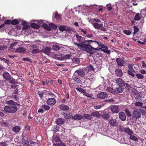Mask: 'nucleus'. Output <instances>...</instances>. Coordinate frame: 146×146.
Wrapping results in <instances>:
<instances>
[{"label": "nucleus", "mask_w": 146, "mask_h": 146, "mask_svg": "<svg viewBox=\"0 0 146 146\" xmlns=\"http://www.w3.org/2000/svg\"><path fill=\"white\" fill-rule=\"evenodd\" d=\"M97 97L101 99H105L108 96L107 93L105 92H101L99 93L97 95Z\"/></svg>", "instance_id": "nucleus-12"}, {"label": "nucleus", "mask_w": 146, "mask_h": 146, "mask_svg": "<svg viewBox=\"0 0 146 146\" xmlns=\"http://www.w3.org/2000/svg\"><path fill=\"white\" fill-rule=\"evenodd\" d=\"M136 106H139L142 107L143 106V104L141 102H136L135 103Z\"/></svg>", "instance_id": "nucleus-41"}, {"label": "nucleus", "mask_w": 146, "mask_h": 146, "mask_svg": "<svg viewBox=\"0 0 146 146\" xmlns=\"http://www.w3.org/2000/svg\"><path fill=\"white\" fill-rule=\"evenodd\" d=\"M141 15L140 14L137 13L135 16L134 19L136 21H139L141 19Z\"/></svg>", "instance_id": "nucleus-28"}, {"label": "nucleus", "mask_w": 146, "mask_h": 146, "mask_svg": "<svg viewBox=\"0 0 146 146\" xmlns=\"http://www.w3.org/2000/svg\"><path fill=\"white\" fill-rule=\"evenodd\" d=\"M59 127L58 125H55L53 126L52 128V130L56 133L58 131L59 129Z\"/></svg>", "instance_id": "nucleus-32"}, {"label": "nucleus", "mask_w": 146, "mask_h": 146, "mask_svg": "<svg viewBox=\"0 0 146 146\" xmlns=\"http://www.w3.org/2000/svg\"><path fill=\"white\" fill-rule=\"evenodd\" d=\"M89 70L88 72H90L91 71H94L95 70V69L93 68V66L90 65L87 67Z\"/></svg>", "instance_id": "nucleus-47"}, {"label": "nucleus", "mask_w": 146, "mask_h": 146, "mask_svg": "<svg viewBox=\"0 0 146 146\" xmlns=\"http://www.w3.org/2000/svg\"><path fill=\"white\" fill-rule=\"evenodd\" d=\"M75 36L77 41L79 43L73 42V44L77 45L78 48L89 54L90 51H91V48H92V46L90 44L93 42V40H86L84 37L80 36L78 33H76Z\"/></svg>", "instance_id": "nucleus-1"}, {"label": "nucleus", "mask_w": 146, "mask_h": 146, "mask_svg": "<svg viewBox=\"0 0 146 146\" xmlns=\"http://www.w3.org/2000/svg\"><path fill=\"white\" fill-rule=\"evenodd\" d=\"M4 110L6 112L14 113L17 111V108L13 105H9L5 106L4 108Z\"/></svg>", "instance_id": "nucleus-3"}, {"label": "nucleus", "mask_w": 146, "mask_h": 146, "mask_svg": "<svg viewBox=\"0 0 146 146\" xmlns=\"http://www.w3.org/2000/svg\"><path fill=\"white\" fill-rule=\"evenodd\" d=\"M19 22L17 19H14L11 20V24L12 25H16L19 24Z\"/></svg>", "instance_id": "nucleus-39"}, {"label": "nucleus", "mask_w": 146, "mask_h": 146, "mask_svg": "<svg viewBox=\"0 0 146 146\" xmlns=\"http://www.w3.org/2000/svg\"><path fill=\"white\" fill-rule=\"evenodd\" d=\"M110 125L111 126H115L117 125L116 120L115 119L112 118L109 121Z\"/></svg>", "instance_id": "nucleus-21"}, {"label": "nucleus", "mask_w": 146, "mask_h": 146, "mask_svg": "<svg viewBox=\"0 0 146 146\" xmlns=\"http://www.w3.org/2000/svg\"><path fill=\"white\" fill-rule=\"evenodd\" d=\"M59 108L61 110L64 111L68 110L69 108L68 106L63 104L60 105Z\"/></svg>", "instance_id": "nucleus-15"}, {"label": "nucleus", "mask_w": 146, "mask_h": 146, "mask_svg": "<svg viewBox=\"0 0 146 146\" xmlns=\"http://www.w3.org/2000/svg\"><path fill=\"white\" fill-rule=\"evenodd\" d=\"M47 94L49 96H51V97H56V96L55 94H53L50 91H49L47 92Z\"/></svg>", "instance_id": "nucleus-56"}, {"label": "nucleus", "mask_w": 146, "mask_h": 146, "mask_svg": "<svg viewBox=\"0 0 146 146\" xmlns=\"http://www.w3.org/2000/svg\"><path fill=\"white\" fill-rule=\"evenodd\" d=\"M62 115L65 119L71 118L73 117L72 113L69 111H66L62 113Z\"/></svg>", "instance_id": "nucleus-8"}, {"label": "nucleus", "mask_w": 146, "mask_h": 146, "mask_svg": "<svg viewBox=\"0 0 146 146\" xmlns=\"http://www.w3.org/2000/svg\"><path fill=\"white\" fill-rule=\"evenodd\" d=\"M115 72V74L118 76L121 77L123 75L122 71L120 69H116Z\"/></svg>", "instance_id": "nucleus-19"}, {"label": "nucleus", "mask_w": 146, "mask_h": 146, "mask_svg": "<svg viewBox=\"0 0 146 146\" xmlns=\"http://www.w3.org/2000/svg\"><path fill=\"white\" fill-rule=\"evenodd\" d=\"M65 27L64 26H60L58 27L59 30L61 31H65L66 30Z\"/></svg>", "instance_id": "nucleus-50"}, {"label": "nucleus", "mask_w": 146, "mask_h": 146, "mask_svg": "<svg viewBox=\"0 0 146 146\" xmlns=\"http://www.w3.org/2000/svg\"><path fill=\"white\" fill-rule=\"evenodd\" d=\"M101 116L104 119L108 120L110 117V115L108 113H104Z\"/></svg>", "instance_id": "nucleus-26"}, {"label": "nucleus", "mask_w": 146, "mask_h": 146, "mask_svg": "<svg viewBox=\"0 0 146 146\" xmlns=\"http://www.w3.org/2000/svg\"><path fill=\"white\" fill-rule=\"evenodd\" d=\"M30 142L28 140H27L26 141H25V142L24 143V146H30Z\"/></svg>", "instance_id": "nucleus-60"}, {"label": "nucleus", "mask_w": 146, "mask_h": 146, "mask_svg": "<svg viewBox=\"0 0 146 146\" xmlns=\"http://www.w3.org/2000/svg\"><path fill=\"white\" fill-rule=\"evenodd\" d=\"M4 24L7 25L11 24V20H6Z\"/></svg>", "instance_id": "nucleus-63"}, {"label": "nucleus", "mask_w": 146, "mask_h": 146, "mask_svg": "<svg viewBox=\"0 0 146 146\" xmlns=\"http://www.w3.org/2000/svg\"><path fill=\"white\" fill-rule=\"evenodd\" d=\"M77 73V76L79 77L80 76L82 77H84L85 75L84 72L82 70L79 69L75 71V74Z\"/></svg>", "instance_id": "nucleus-11"}, {"label": "nucleus", "mask_w": 146, "mask_h": 146, "mask_svg": "<svg viewBox=\"0 0 146 146\" xmlns=\"http://www.w3.org/2000/svg\"><path fill=\"white\" fill-rule=\"evenodd\" d=\"M111 109L112 111L114 113H117L119 111V108L116 106H113L111 107Z\"/></svg>", "instance_id": "nucleus-14"}, {"label": "nucleus", "mask_w": 146, "mask_h": 146, "mask_svg": "<svg viewBox=\"0 0 146 146\" xmlns=\"http://www.w3.org/2000/svg\"><path fill=\"white\" fill-rule=\"evenodd\" d=\"M107 90L109 92L112 93L113 92V90L112 88L110 87H108L107 88Z\"/></svg>", "instance_id": "nucleus-61"}, {"label": "nucleus", "mask_w": 146, "mask_h": 146, "mask_svg": "<svg viewBox=\"0 0 146 146\" xmlns=\"http://www.w3.org/2000/svg\"><path fill=\"white\" fill-rule=\"evenodd\" d=\"M29 26L28 25H26L23 26V30H26L29 29Z\"/></svg>", "instance_id": "nucleus-58"}, {"label": "nucleus", "mask_w": 146, "mask_h": 146, "mask_svg": "<svg viewBox=\"0 0 146 146\" xmlns=\"http://www.w3.org/2000/svg\"><path fill=\"white\" fill-rule=\"evenodd\" d=\"M52 48L54 50L57 51L59 50L61 48V47L55 44L53 45Z\"/></svg>", "instance_id": "nucleus-40"}, {"label": "nucleus", "mask_w": 146, "mask_h": 146, "mask_svg": "<svg viewBox=\"0 0 146 146\" xmlns=\"http://www.w3.org/2000/svg\"><path fill=\"white\" fill-rule=\"evenodd\" d=\"M72 61L73 63L79 64L80 63V61L79 58H73L72 60Z\"/></svg>", "instance_id": "nucleus-38"}, {"label": "nucleus", "mask_w": 146, "mask_h": 146, "mask_svg": "<svg viewBox=\"0 0 146 146\" xmlns=\"http://www.w3.org/2000/svg\"><path fill=\"white\" fill-rule=\"evenodd\" d=\"M115 61L117 62V65L120 66H123L125 63V61L123 58H117L115 59Z\"/></svg>", "instance_id": "nucleus-6"}, {"label": "nucleus", "mask_w": 146, "mask_h": 146, "mask_svg": "<svg viewBox=\"0 0 146 146\" xmlns=\"http://www.w3.org/2000/svg\"><path fill=\"white\" fill-rule=\"evenodd\" d=\"M54 146H66L64 143H62V142H59L56 143H54Z\"/></svg>", "instance_id": "nucleus-44"}, {"label": "nucleus", "mask_w": 146, "mask_h": 146, "mask_svg": "<svg viewBox=\"0 0 146 146\" xmlns=\"http://www.w3.org/2000/svg\"><path fill=\"white\" fill-rule=\"evenodd\" d=\"M60 139L59 137H56L54 139V141L56 142L55 143H58L59 142H61L60 141Z\"/></svg>", "instance_id": "nucleus-57"}, {"label": "nucleus", "mask_w": 146, "mask_h": 146, "mask_svg": "<svg viewBox=\"0 0 146 146\" xmlns=\"http://www.w3.org/2000/svg\"><path fill=\"white\" fill-rule=\"evenodd\" d=\"M83 118V116L81 115L76 114L74 115L72 117V119L74 120H80Z\"/></svg>", "instance_id": "nucleus-22"}, {"label": "nucleus", "mask_w": 146, "mask_h": 146, "mask_svg": "<svg viewBox=\"0 0 146 146\" xmlns=\"http://www.w3.org/2000/svg\"><path fill=\"white\" fill-rule=\"evenodd\" d=\"M125 112L129 117H130L131 116V112L128 110L127 109H125Z\"/></svg>", "instance_id": "nucleus-48"}, {"label": "nucleus", "mask_w": 146, "mask_h": 146, "mask_svg": "<svg viewBox=\"0 0 146 146\" xmlns=\"http://www.w3.org/2000/svg\"><path fill=\"white\" fill-rule=\"evenodd\" d=\"M92 79H93L92 78H86L84 81L85 84H86V86H90L92 83Z\"/></svg>", "instance_id": "nucleus-17"}, {"label": "nucleus", "mask_w": 146, "mask_h": 146, "mask_svg": "<svg viewBox=\"0 0 146 146\" xmlns=\"http://www.w3.org/2000/svg\"><path fill=\"white\" fill-rule=\"evenodd\" d=\"M92 116H93L97 118H99L101 116V114L97 111L92 112L91 113Z\"/></svg>", "instance_id": "nucleus-23"}, {"label": "nucleus", "mask_w": 146, "mask_h": 146, "mask_svg": "<svg viewBox=\"0 0 146 146\" xmlns=\"http://www.w3.org/2000/svg\"><path fill=\"white\" fill-rule=\"evenodd\" d=\"M55 18L58 20L60 19V14H58L57 12H56L55 14Z\"/></svg>", "instance_id": "nucleus-51"}, {"label": "nucleus", "mask_w": 146, "mask_h": 146, "mask_svg": "<svg viewBox=\"0 0 146 146\" xmlns=\"http://www.w3.org/2000/svg\"><path fill=\"white\" fill-rule=\"evenodd\" d=\"M125 86V88L126 90L129 91L130 89L131 88L130 85L126 83Z\"/></svg>", "instance_id": "nucleus-59"}, {"label": "nucleus", "mask_w": 146, "mask_h": 146, "mask_svg": "<svg viewBox=\"0 0 146 146\" xmlns=\"http://www.w3.org/2000/svg\"><path fill=\"white\" fill-rule=\"evenodd\" d=\"M50 48L47 46L44 47L41 50V52H42L45 54L49 55L50 53Z\"/></svg>", "instance_id": "nucleus-13"}, {"label": "nucleus", "mask_w": 146, "mask_h": 146, "mask_svg": "<svg viewBox=\"0 0 146 146\" xmlns=\"http://www.w3.org/2000/svg\"><path fill=\"white\" fill-rule=\"evenodd\" d=\"M141 117V114L139 111L137 109H135L133 111L131 119L134 120V118L136 119H139Z\"/></svg>", "instance_id": "nucleus-4"}, {"label": "nucleus", "mask_w": 146, "mask_h": 146, "mask_svg": "<svg viewBox=\"0 0 146 146\" xmlns=\"http://www.w3.org/2000/svg\"><path fill=\"white\" fill-rule=\"evenodd\" d=\"M30 146H39L36 143L30 142Z\"/></svg>", "instance_id": "nucleus-55"}, {"label": "nucleus", "mask_w": 146, "mask_h": 146, "mask_svg": "<svg viewBox=\"0 0 146 146\" xmlns=\"http://www.w3.org/2000/svg\"><path fill=\"white\" fill-rule=\"evenodd\" d=\"M129 136L131 140L135 141H137L138 140V138L134 135V134L133 135H131Z\"/></svg>", "instance_id": "nucleus-37"}, {"label": "nucleus", "mask_w": 146, "mask_h": 146, "mask_svg": "<svg viewBox=\"0 0 146 146\" xmlns=\"http://www.w3.org/2000/svg\"><path fill=\"white\" fill-rule=\"evenodd\" d=\"M142 108H140L139 111L143 115H145L146 114V107L143 106Z\"/></svg>", "instance_id": "nucleus-27"}, {"label": "nucleus", "mask_w": 146, "mask_h": 146, "mask_svg": "<svg viewBox=\"0 0 146 146\" xmlns=\"http://www.w3.org/2000/svg\"><path fill=\"white\" fill-rule=\"evenodd\" d=\"M119 117L122 121H125L126 119L125 115V113L123 112L119 113Z\"/></svg>", "instance_id": "nucleus-20"}, {"label": "nucleus", "mask_w": 146, "mask_h": 146, "mask_svg": "<svg viewBox=\"0 0 146 146\" xmlns=\"http://www.w3.org/2000/svg\"><path fill=\"white\" fill-rule=\"evenodd\" d=\"M56 102V100L54 98H48L46 101L47 104L49 106H53L54 105Z\"/></svg>", "instance_id": "nucleus-7"}, {"label": "nucleus", "mask_w": 146, "mask_h": 146, "mask_svg": "<svg viewBox=\"0 0 146 146\" xmlns=\"http://www.w3.org/2000/svg\"><path fill=\"white\" fill-rule=\"evenodd\" d=\"M92 25L96 29H100L101 28L103 25V23L100 24H98L97 23H92Z\"/></svg>", "instance_id": "nucleus-16"}, {"label": "nucleus", "mask_w": 146, "mask_h": 146, "mask_svg": "<svg viewBox=\"0 0 146 146\" xmlns=\"http://www.w3.org/2000/svg\"><path fill=\"white\" fill-rule=\"evenodd\" d=\"M40 52H41V50L37 48L33 49L31 52L32 54H37Z\"/></svg>", "instance_id": "nucleus-42"}, {"label": "nucleus", "mask_w": 146, "mask_h": 146, "mask_svg": "<svg viewBox=\"0 0 146 146\" xmlns=\"http://www.w3.org/2000/svg\"><path fill=\"white\" fill-rule=\"evenodd\" d=\"M136 76L139 79H143L144 78V76L140 74H136Z\"/></svg>", "instance_id": "nucleus-49"}, {"label": "nucleus", "mask_w": 146, "mask_h": 146, "mask_svg": "<svg viewBox=\"0 0 146 146\" xmlns=\"http://www.w3.org/2000/svg\"><path fill=\"white\" fill-rule=\"evenodd\" d=\"M123 33L127 35H129L131 34V32L129 30H125L123 31Z\"/></svg>", "instance_id": "nucleus-45"}, {"label": "nucleus", "mask_w": 146, "mask_h": 146, "mask_svg": "<svg viewBox=\"0 0 146 146\" xmlns=\"http://www.w3.org/2000/svg\"><path fill=\"white\" fill-rule=\"evenodd\" d=\"M134 31L133 33L135 34L139 31V29L136 26H134Z\"/></svg>", "instance_id": "nucleus-53"}, {"label": "nucleus", "mask_w": 146, "mask_h": 146, "mask_svg": "<svg viewBox=\"0 0 146 146\" xmlns=\"http://www.w3.org/2000/svg\"><path fill=\"white\" fill-rule=\"evenodd\" d=\"M72 79L75 83L80 84L82 82L81 78L79 76H77V75L75 74H74L73 76Z\"/></svg>", "instance_id": "nucleus-9"}, {"label": "nucleus", "mask_w": 146, "mask_h": 146, "mask_svg": "<svg viewBox=\"0 0 146 146\" xmlns=\"http://www.w3.org/2000/svg\"><path fill=\"white\" fill-rule=\"evenodd\" d=\"M41 107L45 110H48L50 108V107L45 104L42 105Z\"/></svg>", "instance_id": "nucleus-43"}, {"label": "nucleus", "mask_w": 146, "mask_h": 146, "mask_svg": "<svg viewBox=\"0 0 146 146\" xmlns=\"http://www.w3.org/2000/svg\"><path fill=\"white\" fill-rule=\"evenodd\" d=\"M9 82L10 83H11L12 84H16L17 83L16 80H15L13 79L10 80L9 81Z\"/></svg>", "instance_id": "nucleus-54"}, {"label": "nucleus", "mask_w": 146, "mask_h": 146, "mask_svg": "<svg viewBox=\"0 0 146 146\" xmlns=\"http://www.w3.org/2000/svg\"><path fill=\"white\" fill-rule=\"evenodd\" d=\"M22 60L23 61H27L29 62H32V61L31 59H30L28 58H24L22 59Z\"/></svg>", "instance_id": "nucleus-64"}, {"label": "nucleus", "mask_w": 146, "mask_h": 146, "mask_svg": "<svg viewBox=\"0 0 146 146\" xmlns=\"http://www.w3.org/2000/svg\"><path fill=\"white\" fill-rule=\"evenodd\" d=\"M72 55L70 54L65 55L64 56V59H69L71 56Z\"/></svg>", "instance_id": "nucleus-62"}, {"label": "nucleus", "mask_w": 146, "mask_h": 146, "mask_svg": "<svg viewBox=\"0 0 146 146\" xmlns=\"http://www.w3.org/2000/svg\"><path fill=\"white\" fill-rule=\"evenodd\" d=\"M129 70L133 72H135V70L133 69V67L132 64H129L128 65Z\"/></svg>", "instance_id": "nucleus-46"}, {"label": "nucleus", "mask_w": 146, "mask_h": 146, "mask_svg": "<svg viewBox=\"0 0 146 146\" xmlns=\"http://www.w3.org/2000/svg\"><path fill=\"white\" fill-rule=\"evenodd\" d=\"M116 83L119 87L123 88L124 87L126 84L125 82L121 78L117 79L116 80Z\"/></svg>", "instance_id": "nucleus-5"}, {"label": "nucleus", "mask_w": 146, "mask_h": 146, "mask_svg": "<svg viewBox=\"0 0 146 146\" xmlns=\"http://www.w3.org/2000/svg\"><path fill=\"white\" fill-rule=\"evenodd\" d=\"M25 48L22 47H19V48L16 49L15 50V51L16 52L22 53L25 52Z\"/></svg>", "instance_id": "nucleus-29"}, {"label": "nucleus", "mask_w": 146, "mask_h": 146, "mask_svg": "<svg viewBox=\"0 0 146 146\" xmlns=\"http://www.w3.org/2000/svg\"><path fill=\"white\" fill-rule=\"evenodd\" d=\"M121 131H124L129 136L133 134V132L129 128H123L120 129Z\"/></svg>", "instance_id": "nucleus-10"}, {"label": "nucleus", "mask_w": 146, "mask_h": 146, "mask_svg": "<svg viewBox=\"0 0 146 146\" xmlns=\"http://www.w3.org/2000/svg\"><path fill=\"white\" fill-rule=\"evenodd\" d=\"M42 27L44 29L48 31H51V29L50 28V25H48L47 24L44 23L42 25Z\"/></svg>", "instance_id": "nucleus-31"}, {"label": "nucleus", "mask_w": 146, "mask_h": 146, "mask_svg": "<svg viewBox=\"0 0 146 146\" xmlns=\"http://www.w3.org/2000/svg\"><path fill=\"white\" fill-rule=\"evenodd\" d=\"M12 130L14 132L17 133L20 131V128L18 126H16L13 127Z\"/></svg>", "instance_id": "nucleus-36"}, {"label": "nucleus", "mask_w": 146, "mask_h": 146, "mask_svg": "<svg viewBox=\"0 0 146 146\" xmlns=\"http://www.w3.org/2000/svg\"><path fill=\"white\" fill-rule=\"evenodd\" d=\"M3 76L6 80H10L11 78V75L7 72H4L3 74Z\"/></svg>", "instance_id": "nucleus-24"}, {"label": "nucleus", "mask_w": 146, "mask_h": 146, "mask_svg": "<svg viewBox=\"0 0 146 146\" xmlns=\"http://www.w3.org/2000/svg\"><path fill=\"white\" fill-rule=\"evenodd\" d=\"M49 25L50 28L51 30V29L52 30H55L57 27V25L53 23H50L49 24Z\"/></svg>", "instance_id": "nucleus-35"}, {"label": "nucleus", "mask_w": 146, "mask_h": 146, "mask_svg": "<svg viewBox=\"0 0 146 146\" xmlns=\"http://www.w3.org/2000/svg\"><path fill=\"white\" fill-rule=\"evenodd\" d=\"M76 89L77 91L81 92L82 93H84L85 92V91L82 88H76Z\"/></svg>", "instance_id": "nucleus-52"}, {"label": "nucleus", "mask_w": 146, "mask_h": 146, "mask_svg": "<svg viewBox=\"0 0 146 146\" xmlns=\"http://www.w3.org/2000/svg\"><path fill=\"white\" fill-rule=\"evenodd\" d=\"M64 122V119L60 118H58L55 121V122L56 124L58 125H61L63 124Z\"/></svg>", "instance_id": "nucleus-18"}, {"label": "nucleus", "mask_w": 146, "mask_h": 146, "mask_svg": "<svg viewBox=\"0 0 146 146\" xmlns=\"http://www.w3.org/2000/svg\"><path fill=\"white\" fill-rule=\"evenodd\" d=\"M83 116L85 119H87L91 120L92 119L91 114L86 113L84 114Z\"/></svg>", "instance_id": "nucleus-30"}, {"label": "nucleus", "mask_w": 146, "mask_h": 146, "mask_svg": "<svg viewBox=\"0 0 146 146\" xmlns=\"http://www.w3.org/2000/svg\"><path fill=\"white\" fill-rule=\"evenodd\" d=\"M124 88L121 87L117 88L114 90V92L116 94L120 93L123 92Z\"/></svg>", "instance_id": "nucleus-25"}, {"label": "nucleus", "mask_w": 146, "mask_h": 146, "mask_svg": "<svg viewBox=\"0 0 146 146\" xmlns=\"http://www.w3.org/2000/svg\"><path fill=\"white\" fill-rule=\"evenodd\" d=\"M92 48H91V51H90L89 52V56H91L95 53V51H97L98 50L102 51L108 54H110L111 52L110 50H108V47L106 46L105 45L99 48H94L92 46Z\"/></svg>", "instance_id": "nucleus-2"}, {"label": "nucleus", "mask_w": 146, "mask_h": 146, "mask_svg": "<svg viewBox=\"0 0 146 146\" xmlns=\"http://www.w3.org/2000/svg\"><path fill=\"white\" fill-rule=\"evenodd\" d=\"M94 42V43L93 44V45L94 46H96H96L98 45L99 46L101 47H102V46H104V44H103L101 42H98L97 41H94L93 40V42Z\"/></svg>", "instance_id": "nucleus-33"}, {"label": "nucleus", "mask_w": 146, "mask_h": 146, "mask_svg": "<svg viewBox=\"0 0 146 146\" xmlns=\"http://www.w3.org/2000/svg\"><path fill=\"white\" fill-rule=\"evenodd\" d=\"M30 26L31 28L35 29H38L40 27V26L39 25L35 23H31V24Z\"/></svg>", "instance_id": "nucleus-34"}]
</instances>
